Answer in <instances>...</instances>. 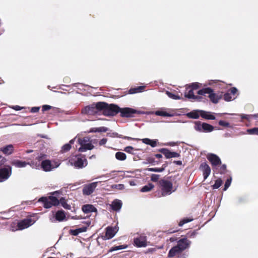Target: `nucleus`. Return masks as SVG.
I'll return each mask as SVG.
<instances>
[{"mask_svg": "<svg viewBox=\"0 0 258 258\" xmlns=\"http://www.w3.org/2000/svg\"><path fill=\"white\" fill-rule=\"evenodd\" d=\"M41 167L45 171H50L52 170L50 161L49 160L43 161L41 163Z\"/></svg>", "mask_w": 258, "mask_h": 258, "instance_id": "obj_22", "label": "nucleus"}, {"mask_svg": "<svg viewBox=\"0 0 258 258\" xmlns=\"http://www.w3.org/2000/svg\"><path fill=\"white\" fill-rule=\"evenodd\" d=\"M12 173L11 167L6 166L0 168V182L8 179Z\"/></svg>", "mask_w": 258, "mask_h": 258, "instance_id": "obj_10", "label": "nucleus"}, {"mask_svg": "<svg viewBox=\"0 0 258 258\" xmlns=\"http://www.w3.org/2000/svg\"><path fill=\"white\" fill-rule=\"evenodd\" d=\"M126 247H127V246L126 245H118V246H115L112 247L108 250V251L110 252H112V251H115V250H121V249L125 248Z\"/></svg>", "mask_w": 258, "mask_h": 258, "instance_id": "obj_38", "label": "nucleus"}, {"mask_svg": "<svg viewBox=\"0 0 258 258\" xmlns=\"http://www.w3.org/2000/svg\"><path fill=\"white\" fill-rule=\"evenodd\" d=\"M134 242V244L138 247H145L148 245L147 237L143 234L135 237Z\"/></svg>", "mask_w": 258, "mask_h": 258, "instance_id": "obj_11", "label": "nucleus"}, {"mask_svg": "<svg viewBox=\"0 0 258 258\" xmlns=\"http://www.w3.org/2000/svg\"><path fill=\"white\" fill-rule=\"evenodd\" d=\"M134 150V148L132 146H127L125 147L124 151L129 153H132V151Z\"/></svg>", "mask_w": 258, "mask_h": 258, "instance_id": "obj_50", "label": "nucleus"}, {"mask_svg": "<svg viewBox=\"0 0 258 258\" xmlns=\"http://www.w3.org/2000/svg\"><path fill=\"white\" fill-rule=\"evenodd\" d=\"M101 177L105 178H113L111 176V173H107V174H106L105 175H103L101 176Z\"/></svg>", "mask_w": 258, "mask_h": 258, "instance_id": "obj_56", "label": "nucleus"}, {"mask_svg": "<svg viewBox=\"0 0 258 258\" xmlns=\"http://www.w3.org/2000/svg\"><path fill=\"white\" fill-rule=\"evenodd\" d=\"M155 156L157 158H162V156L161 154H156L155 155Z\"/></svg>", "mask_w": 258, "mask_h": 258, "instance_id": "obj_63", "label": "nucleus"}, {"mask_svg": "<svg viewBox=\"0 0 258 258\" xmlns=\"http://www.w3.org/2000/svg\"><path fill=\"white\" fill-rule=\"evenodd\" d=\"M106 142V139H102V140L100 141V145H103V144H105Z\"/></svg>", "mask_w": 258, "mask_h": 258, "instance_id": "obj_60", "label": "nucleus"}, {"mask_svg": "<svg viewBox=\"0 0 258 258\" xmlns=\"http://www.w3.org/2000/svg\"><path fill=\"white\" fill-rule=\"evenodd\" d=\"M44 204V207L45 208H49L52 206H56L58 205V200L54 197H49V198L42 197L39 200Z\"/></svg>", "mask_w": 258, "mask_h": 258, "instance_id": "obj_7", "label": "nucleus"}, {"mask_svg": "<svg viewBox=\"0 0 258 258\" xmlns=\"http://www.w3.org/2000/svg\"><path fill=\"white\" fill-rule=\"evenodd\" d=\"M176 145V143H174V142H170V143H168L165 144V145L170 146H175Z\"/></svg>", "mask_w": 258, "mask_h": 258, "instance_id": "obj_57", "label": "nucleus"}, {"mask_svg": "<svg viewBox=\"0 0 258 258\" xmlns=\"http://www.w3.org/2000/svg\"><path fill=\"white\" fill-rule=\"evenodd\" d=\"M159 151L163 154L167 159L178 157L179 156V154L178 153L175 152H171L166 148L161 149Z\"/></svg>", "mask_w": 258, "mask_h": 258, "instance_id": "obj_16", "label": "nucleus"}, {"mask_svg": "<svg viewBox=\"0 0 258 258\" xmlns=\"http://www.w3.org/2000/svg\"><path fill=\"white\" fill-rule=\"evenodd\" d=\"M237 92V89L235 88H232L230 92H228L224 95V99L226 101H230L234 99L236 97V93Z\"/></svg>", "mask_w": 258, "mask_h": 258, "instance_id": "obj_15", "label": "nucleus"}, {"mask_svg": "<svg viewBox=\"0 0 258 258\" xmlns=\"http://www.w3.org/2000/svg\"><path fill=\"white\" fill-rule=\"evenodd\" d=\"M200 115V110L193 111L187 114V116L191 118H198Z\"/></svg>", "mask_w": 258, "mask_h": 258, "instance_id": "obj_31", "label": "nucleus"}, {"mask_svg": "<svg viewBox=\"0 0 258 258\" xmlns=\"http://www.w3.org/2000/svg\"><path fill=\"white\" fill-rule=\"evenodd\" d=\"M52 108V106L48 105H44L42 106V110L43 111H47L50 109Z\"/></svg>", "mask_w": 258, "mask_h": 258, "instance_id": "obj_53", "label": "nucleus"}, {"mask_svg": "<svg viewBox=\"0 0 258 258\" xmlns=\"http://www.w3.org/2000/svg\"><path fill=\"white\" fill-rule=\"evenodd\" d=\"M154 187V186L152 183H149L148 185L144 186L141 189V191L143 192H148L152 190Z\"/></svg>", "mask_w": 258, "mask_h": 258, "instance_id": "obj_33", "label": "nucleus"}, {"mask_svg": "<svg viewBox=\"0 0 258 258\" xmlns=\"http://www.w3.org/2000/svg\"><path fill=\"white\" fill-rule=\"evenodd\" d=\"M35 223L34 221H33L31 219H26L23 220L17 224L18 228H14L13 226L11 227V229L13 231H15L17 230H23L33 225Z\"/></svg>", "mask_w": 258, "mask_h": 258, "instance_id": "obj_8", "label": "nucleus"}, {"mask_svg": "<svg viewBox=\"0 0 258 258\" xmlns=\"http://www.w3.org/2000/svg\"><path fill=\"white\" fill-rule=\"evenodd\" d=\"M254 116H255V117H257V116L256 115H242L241 116V117L242 118H246L248 120H250L251 119V118H252V117H254Z\"/></svg>", "mask_w": 258, "mask_h": 258, "instance_id": "obj_54", "label": "nucleus"}, {"mask_svg": "<svg viewBox=\"0 0 258 258\" xmlns=\"http://www.w3.org/2000/svg\"><path fill=\"white\" fill-rule=\"evenodd\" d=\"M200 168L203 171L204 179H207L211 173L209 166L207 163H203L201 164Z\"/></svg>", "mask_w": 258, "mask_h": 258, "instance_id": "obj_20", "label": "nucleus"}, {"mask_svg": "<svg viewBox=\"0 0 258 258\" xmlns=\"http://www.w3.org/2000/svg\"><path fill=\"white\" fill-rule=\"evenodd\" d=\"M50 163L51 164L52 169H53L58 167L60 164V162L58 160V161L53 160L52 161H50Z\"/></svg>", "mask_w": 258, "mask_h": 258, "instance_id": "obj_44", "label": "nucleus"}, {"mask_svg": "<svg viewBox=\"0 0 258 258\" xmlns=\"http://www.w3.org/2000/svg\"><path fill=\"white\" fill-rule=\"evenodd\" d=\"M160 184L161 188V196L163 197L170 195L175 191L173 189V184L170 181L162 179L160 181Z\"/></svg>", "mask_w": 258, "mask_h": 258, "instance_id": "obj_4", "label": "nucleus"}, {"mask_svg": "<svg viewBox=\"0 0 258 258\" xmlns=\"http://www.w3.org/2000/svg\"><path fill=\"white\" fill-rule=\"evenodd\" d=\"M142 142L145 144L149 145L152 147H155L157 145V140H151L148 138H145L141 140Z\"/></svg>", "mask_w": 258, "mask_h": 258, "instance_id": "obj_24", "label": "nucleus"}, {"mask_svg": "<svg viewBox=\"0 0 258 258\" xmlns=\"http://www.w3.org/2000/svg\"><path fill=\"white\" fill-rule=\"evenodd\" d=\"M107 131V128L105 127H93L90 130L89 133H96V132H105Z\"/></svg>", "mask_w": 258, "mask_h": 258, "instance_id": "obj_32", "label": "nucleus"}, {"mask_svg": "<svg viewBox=\"0 0 258 258\" xmlns=\"http://www.w3.org/2000/svg\"><path fill=\"white\" fill-rule=\"evenodd\" d=\"M98 182V181L94 182L85 185L83 189V194L85 195H90L93 193L97 186Z\"/></svg>", "mask_w": 258, "mask_h": 258, "instance_id": "obj_14", "label": "nucleus"}, {"mask_svg": "<svg viewBox=\"0 0 258 258\" xmlns=\"http://www.w3.org/2000/svg\"><path fill=\"white\" fill-rule=\"evenodd\" d=\"M219 125L226 127L229 126V123L223 120H220L219 122Z\"/></svg>", "mask_w": 258, "mask_h": 258, "instance_id": "obj_52", "label": "nucleus"}, {"mask_svg": "<svg viewBox=\"0 0 258 258\" xmlns=\"http://www.w3.org/2000/svg\"><path fill=\"white\" fill-rule=\"evenodd\" d=\"M82 209L85 213L96 211V208L93 205L89 204L83 206Z\"/></svg>", "mask_w": 258, "mask_h": 258, "instance_id": "obj_25", "label": "nucleus"}, {"mask_svg": "<svg viewBox=\"0 0 258 258\" xmlns=\"http://www.w3.org/2000/svg\"><path fill=\"white\" fill-rule=\"evenodd\" d=\"M221 173H223V172L225 171V170L226 169V166L225 165H223L221 167Z\"/></svg>", "mask_w": 258, "mask_h": 258, "instance_id": "obj_58", "label": "nucleus"}, {"mask_svg": "<svg viewBox=\"0 0 258 258\" xmlns=\"http://www.w3.org/2000/svg\"><path fill=\"white\" fill-rule=\"evenodd\" d=\"M144 86H140L137 88L131 89L129 90L130 94H134L138 92H141L144 89Z\"/></svg>", "mask_w": 258, "mask_h": 258, "instance_id": "obj_34", "label": "nucleus"}, {"mask_svg": "<svg viewBox=\"0 0 258 258\" xmlns=\"http://www.w3.org/2000/svg\"><path fill=\"white\" fill-rule=\"evenodd\" d=\"M147 114H151L154 113L155 115L161 116H168L171 117L174 114L170 112V110L165 108H161L160 110L156 111L155 112H147L145 113Z\"/></svg>", "mask_w": 258, "mask_h": 258, "instance_id": "obj_12", "label": "nucleus"}, {"mask_svg": "<svg viewBox=\"0 0 258 258\" xmlns=\"http://www.w3.org/2000/svg\"><path fill=\"white\" fill-rule=\"evenodd\" d=\"M213 126L211 125L206 123H203V131L210 132L213 130Z\"/></svg>", "mask_w": 258, "mask_h": 258, "instance_id": "obj_35", "label": "nucleus"}, {"mask_svg": "<svg viewBox=\"0 0 258 258\" xmlns=\"http://www.w3.org/2000/svg\"><path fill=\"white\" fill-rule=\"evenodd\" d=\"M13 108L16 110H20L22 109L21 107L18 105L15 106Z\"/></svg>", "mask_w": 258, "mask_h": 258, "instance_id": "obj_59", "label": "nucleus"}, {"mask_svg": "<svg viewBox=\"0 0 258 258\" xmlns=\"http://www.w3.org/2000/svg\"><path fill=\"white\" fill-rule=\"evenodd\" d=\"M222 180L220 179H218L216 180L214 184L213 185L212 187L213 189H217L222 184Z\"/></svg>", "mask_w": 258, "mask_h": 258, "instance_id": "obj_42", "label": "nucleus"}, {"mask_svg": "<svg viewBox=\"0 0 258 258\" xmlns=\"http://www.w3.org/2000/svg\"><path fill=\"white\" fill-rule=\"evenodd\" d=\"M166 94L167 95V96L169 97H170V98H172L173 99L177 100V99H180V97L178 95L174 94L172 93V92H170L169 91L166 92Z\"/></svg>", "mask_w": 258, "mask_h": 258, "instance_id": "obj_40", "label": "nucleus"}, {"mask_svg": "<svg viewBox=\"0 0 258 258\" xmlns=\"http://www.w3.org/2000/svg\"><path fill=\"white\" fill-rule=\"evenodd\" d=\"M105 105L103 107L101 108V111L103 114L106 116H114L119 111V107L114 104L108 105L104 102Z\"/></svg>", "mask_w": 258, "mask_h": 258, "instance_id": "obj_5", "label": "nucleus"}, {"mask_svg": "<svg viewBox=\"0 0 258 258\" xmlns=\"http://www.w3.org/2000/svg\"><path fill=\"white\" fill-rule=\"evenodd\" d=\"M203 123L201 124L200 122H196L195 125V128L196 130L202 132L203 131Z\"/></svg>", "mask_w": 258, "mask_h": 258, "instance_id": "obj_41", "label": "nucleus"}, {"mask_svg": "<svg viewBox=\"0 0 258 258\" xmlns=\"http://www.w3.org/2000/svg\"><path fill=\"white\" fill-rule=\"evenodd\" d=\"M86 227H82L75 230H72L71 231V232L73 235H77L80 233L86 231Z\"/></svg>", "mask_w": 258, "mask_h": 258, "instance_id": "obj_37", "label": "nucleus"}, {"mask_svg": "<svg viewBox=\"0 0 258 258\" xmlns=\"http://www.w3.org/2000/svg\"><path fill=\"white\" fill-rule=\"evenodd\" d=\"M200 115L207 119H215V117L210 112H207L203 110H200Z\"/></svg>", "mask_w": 258, "mask_h": 258, "instance_id": "obj_26", "label": "nucleus"}, {"mask_svg": "<svg viewBox=\"0 0 258 258\" xmlns=\"http://www.w3.org/2000/svg\"><path fill=\"white\" fill-rule=\"evenodd\" d=\"M176 163L178 165H181V164H182L181 161H176Z\"/></svg>", "mask_w": 258, "mask_h": 258, "instance_id": "obj_64", "label": "nucleus"}, {"mask_svg": "<svg viewBox=\"0 0 258 258\" xmlns=\"http://www.w3.org/2000/svg\"><path fill=\"white\" fill-rule=\"evenodd\" d=\"M60 202L63 207L66 209H70L71 207L70 205L68 204L66 202L64 201L63 199L60 200Z\"/></svg>", "mask_w": 258, "mask_h": 258, "instance_id": "obj_46", "label": "nucleus"}, {"mask_svg": "<svg viewBox=\"0 0 258 258\" xmlns=\"http://www.w3.org/2000/svg\"><path fill=\"white\" fill-rule=\"evenodd\" d=\"M189 89V90L188 91V92L185 93V97L188 98V99L196 100L198 101H201L202 100L203 97L202 95H195L194 93V90L191 88Z\"/></svg>", "mask_w": 258, "mask_h": 258, "instance_id": "obj_18", "label": "nucleus"}, {"mask_svg": "<svg viewBox=\"0 0 258 258\" xmlns=\"http://www.w3.org/2000/svg\"><path fill=\"white\" fill-rule=\"evenodd\" d=\"M130 184L131 186H135V185H136V182L134 181H130Z\"/></svg>", "mask_w": 258, "mask_h": 258, "instance_id": "obj_61", "label": "nucleus"}, {"mask_svg": "<svg viewBox=\"0 0 258 258\" xmlns=\"http://www.w3.org/2000/svg\"><path fill=\"white\" fill-rule=\"evenodd\" d=\"M14 150V146L12 145L6 146L0 149V151L7 155H9L12 154Z\"/></svg>", "mask_w": 258, "mask_h": 258, "instance_id": "obj_21", "label": "nucleus"}, {"mask_svg": "<svg viewBox=\"0 0 258 258\" xmlns=\"http://www.w3.org/2000/svg\"><path fill=\"white\" fill-rule=\"evenodd\" d=\"M78 142L81 146L78 149V151L80 152H84L88 150H90L94 148V146L92 145L89 139L87 137L83 139L78 138Z\"/></svg>", "mask_w": 258, "mask_h": 258, "instance_id": "obj_6", "label": "nucleus"}, {"mask_svg": "<svg viewBox=\"0 0 258 258\" xmlns=\"http://www.w3.org/2000/svg\"><path fill=\"white\" fill-rule=\"evenodd\" d=\"M207 157L213 166H216L221 164L220 159L215 154H209Z\"/></svg>", "mask_w": 258, "mask_h": 258, "instance_id": "obj_17", "label": "nucleus"}, {"mask_svg": "<svg viewBox=\"0 0 258 258\" xmlns=\"http://www.w3.org/2000/svg\"><path fill=\"white\" fill-rule=\"evenodd\" d=\"M102 102H99L96 104H92L84 108L82 113L88 115H94L101 111V108L104 106Z\"/></svg>", "mask_w": 258, "mask_h": 258, "instance_id": "obj_1", "label": "nucleus"}, {"mask_svg": "<svg viewBox=\"0 0 258 258\" xmlns=\"http://www.w3.org/2000/svg\"><path fill=\"white\" fill-rule=\"evenodd\" d=\"M231 178L227 179V180L225 182V185H224V190H226L229 187V186L231 184Z\"/></svg>", "mask_w": 258, "mask_h": 258, "instance_id": "obj_48", "label": "nucleus"}, {"mask_svg": "<svg viewBox=\"0 0 258 258\" xmlns=\"http://www.w3.org/2000/svg\"><path fill=\"white\" fill-rule=\"evenodd\" d=\"M55 219L58 221L63 220L66 218V214L63 211H58L55 215Z\"/></svg>", "mask_w": 258, "mask_h": 258, "instance_id": "obj_28", "label": "nucleus"}, {"mask_svg": "<svg viewBox=\"0 0 258 258\" xmlns=\"http://www.w3.org/2000/svg\"><path fill=\"white\" fill-rule=\"evenodd\" d=\"M111 206L113 210L119 211L121 208L122 202L120 200L116 199L112 202Z\"/></svg>", "mask_w": 258, "mask_h": 258, "instance_id": "obj_23", "label": "nucleus"}, {"mask_svg": "<svg viewBox=\"0 0 258 258\" xmlns=\"http://www.w3.org/2000/svg\"><path fill=\"white\" fill-rule=\"evenodd\" d=\"M192 220L191 219H184L183 220H182V221H181L179 223V225L180 226H182L185 223H186L187 222H189L190 221H191Z\"/></svg>", "mask_w": 258, "mask_h": 258, "instance_id": "obj_51", "label": "nucleus"}, {"mask_svg": "<svg viewBox=\"0 0 258 258\" xmlns=\"http://www.w3.org/2000/svg\"><path fill=\"white\" fill-rule=\"evenodd\" d=\"M182 251L179 249V248L177 247V246H174L172 247L168 253L169 257H173L179 253H180Z\"/></svg>", "mask_w": 258, "mask_h": 258, "instance_id": "obj_27", "label": "nucleus"}, {"mask_svg": "<svg viewBox=\"0 0 258 258\" xmlns=\"http://www.w3.org/2000/svg\"><path fill=\"white\" fill-rule=\"evenodd\" d=\"M116 158L120 161H123L126 159V155L122 152H117L115 154Z\"/></svg>", "mask_w": 258, "mask_h": 258, "instance_id": "obj_36", "label": "nucleus"}, {"mask_svg": "<svg viewBox=\"0 0 258 258\" xmlns=\"http://www.w3.org/2000/svg\"><path fill=\"white\" fill-rule=\"evenodd\" d=\"M45 157H46V155L43 154V155H42L39 156L38 159L39 160H40L41 159L45 158Z\"/></svg>", "mask_w": 258, "mask_h": 258, "instance_id": "obj_62", "label": "nucleus"}, {"mask_svg": "<svg viewBox=\"0 0 258 258\" xmlns=\"http://www.w3.org/2000/svg\"><path fill=\"white\" fill-rule=\"evenodd\" d=\"M165 170L164 167L161 168H149L146 169V170L152 172H161Z\"/></svg>", "mask_w": 258, "mask_h": 258, "instance_id": "obj_39", "label": "nucleus"}, {"mask_svg": "<svg viewBox=\"0 0 258 258\" xmlns=\"http://www.w3.org/2000/svg\"><path fill=\"white\" fill-rule=\"evenodd\" d=\"M200 84L199 83H194L188 86V88H191L192 90H196L200 87Z\"/></svg>", "mask_w": 258, "mask_h": 258, "instance_id": "obj_45", "label": "nucleus"}, {"mask_svg": "<svg viewBox=\"0 0 258 258\" xmlns=\"http://www.w3.org/2000/svg\"><path fill=\"white\" fill-rule=\"evenodd\" d=\"M190 244L189 241L186 238L180 239L178 241L177 247L182 251L185 249L187 248Z\"/></svg>", "mask_w": 258, "mask_h": 258, "instance_id": "obj_19", "label": "nucleus"}, {"mask_svg": "<svg viewBox=\"0 0 258 258\" xmlns=\"http://www.w3.org/2000/svg\"><path fill=\"white\" fill-rule=\"evenodd\" d=\"M199 95L205 96L208 95V97L213 103H217L221 96L217 95L213 92L212 89L210 88H205L199 90L197 92Z\"/></svg>", "mask_w": 258, "mask_h": 258, "instance_id": "obj_3", "label": "nucleus"}, {"mask_svg": "<svg viewBox=\"0 0 258 258\" xmlns=\"http://www.w3.org/2000/svg\"><path fill=\"white\" fill-rule=\"evenodd\" d=\"M159 176L158 174H153L151 175V179L152 181L156 182L159 180Z\"/></svg>", "mask_w": 258, "mask_h": 258, "instance_id": "obj_47", "label": "nucleus"}, {"mask_svg": "<svg viewBox=\"0 0 258 258\" xmlns=\"http://www.w3.org/2000/svg\"><path fill=\"white\" fill-rule=\"evenodd\" d=\"M12 164L17 167L22 168L25 167L27 164H28V163L26 162L17 160H14Z\"/></svg>", "mask_w": 258, "mask_h": 258, "instance_id": "obj_29", "label": "nucleus"}, {"mask_svg": "<svg viewBox=\"0 0 258 258\" xmlns=\"http://www.w3.org/2000/svg\"><path fill=\"white\" fill-rule=\"evenodd\" d=\"M70 164L77 168H82L87 166L88 162L85 157L81 155L72 156L69 161Z\"/></svg>", "mask_w": 258, "mask_h": 258, "instance_id": "obj_2", "label": "nucleus"}, {"mask_svg": "<svg viewBox=\"0 0 258 258\" xmlns=\"http://www.w3.org/2000/svg\"><path fill=\"white\" fill-rule=\"evenodd\" d=\"M247 132L250 135H258V127H254L247 130Z\"/></svg>", "mask_w": 258, "mask_h": 258, "instance_id": "obj_43", "label": "nucleus"}, {"mask_svg": "<svg viewBox=\"0 0 258 258\" xmlns=\"http://www.w3.org/2000/svg\"><path fill=\"white\" fill-rule=\"evenodd\" d=\"M112 187L117 189L121 190L124 189V186L122 184H119L112 185Z\"/></svg>", "mask_w": 258, "mask_h": 258, "instance_id": "obj_49", "label": "nucleus"}, {"mask_svg": "<svg viewBox=\"0 0 258 258\" xmlns=\"http://www.w3.org/2000/svg\"><path fill=\"white\" fill-rule=\"evenodd\" d=\"M118 229L117 227H107L106 229V233L103 237L104 240L110 239L114 236L118 231Z\"/></svg>", "mask_w": 258, "mask_h": 258, "instance_id": "obj_13", "label": "nucleus"}, {"mask_svg": "<svg viewBox=\"0 0 258 258\" xmlns=\"http://www.w3.org/2000/svg\"><path fill=\"white\" fill-rule=\"evenodd\" d=\"M119 112L120 113V115L122 117H132L133 115L135 113L138 114H144V112L136 110L134 109L126 107V108H119Z\"/></svg>", "mask_w": 258, "mask_h": 258, "instance_id": "obj_9", "label": "nucleus"}, {"mask_svg": "<svg viewBox=\"0 0 258 258\" xmlns=\"http://www.w3.org/2000/svg\"><path fill=\"white\" fill-rule=\"evenodd\" d=\"M76 139L75 138L73 140H71L70 141V143H68V144H65L64 145H63L62 148H61V151L62 152V153H64V152H66L68 151H69L71 148V144H73L74 142V141Z\"/></svg>", "mask_w": 258, "mask_h": 258, "instance_id": "obj_30", "label": "nucleus"}, {"mask_svg": "<svg viewBox=\"0 0 258 258\" xmlns=\"http://www.w3.org/2000/svg\"><path fill=\"white\" fill-rule=\"evenodd\" d=\"M40 108L39 107H34L31 109V111L33 113L37 112L39 110Z\"/></svg>", "mask_w": 258, "mask_h": 258, "instance_id": "obj_55", "label": "nucleus"}]
</instances>
